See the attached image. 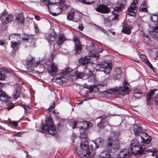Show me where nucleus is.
I'll list each match as a JSON object with an SVG mask.
<instances>
[{
    "mask_svg": "<svg viewBox=\"0 0 158 158\" xmlns=\"http://www.w3.org/2000/svg\"><path fill=\"white\" fill-rule=\"evenodd\" d=\"M146 1H143L142 3L139 7V11L141 12H146L147 11V6L146 5Z\"/></svg>",
    "mask_w": 158,
    "mask_h": 158,
    "instance_id": "29",
    "label": "nucleus"
},
{
    "mask_svg": "<svg viewBox=\"0 0 158 158\" xmlns=\"http://www.w3.org/2000/svg\"><path fill=\"white\" fill-rule=\"evenodd\" d=\"M87 128L88 127H91L92 126V123L90 122L87 121Z\"/></svg>",
    "mask_w": 158,
    "mask_h": 158,
    "instance_id": "56",
    "label": "nucleus"
},
{
    "mask_svg": "<svg viewBox=\"0 0 158 158\" xmlns=\"http://www.w3.org/2000/svg\"><path fill=\"white\" fill-rule=\"evenodd\" d=\"M90 148H88V150H89V149H93V150H94L95 151V152L96 153V150L94 148V146L92 144L91 145H90Z\"/></svg>",
    "mask_w": 158,
    "mask_h": 158,
    "instance_id": "59",
    "label": "nucleus"
},
{
    "mask_svg": "<svg viewBox=\"0 0 158 158\" xmlns=\"http://www.w3.org/2000/svg\"><path fill=\"white\" fill-rule=\"evenodd\" d=\"M34 28L35 29V31L37 32H38L39 31V29L38 28V26L37 25L34 24Z\"/></svg>",
    "mask_w": 158,
    "mask_h": 158,
    "instance_id": "58",
    "label": "nucleus"
},
{
    "mask_svg": "<svg viewBox=\"0 0 158 158\" xmlns=\"http://www.w3.org/2000/svg\"><path fill=\"white\" fill-rule=\"evenodd\" d=\"M49 11L50 12V13L53 16H56L57 15V14H56V13L55 12L52 13V11L51 12L50 10V11Z\"/></svg>",
    "mask_w": 158,
    "mask_h": 158,
    "instance_id": "61",
    "label": "nucleus"
},
{
    "mask_svg": "<svg viewBox=\"0 0 158 158\" xmlns=\"http://www.w3.org/2000/svg\"><path fill=\"white\" fill-rule=\"evenodd\" d=\"M68 2L65 0H60V14H64L66 13V10L68 9Z\"/></svg>",
    "mask_w": 158,
    "mask_h": 158,
    "instance_id": "14",
    "label": "nucleus"
},
{
    "mask_svg": "<svg viewBox=\"0 0 158 158\" xmlns=\"http://www.w3.org/2000/svg\"><path fill=\"white\" fill-rule=\"evenodd\" d=\"M29 35H26L22 39V41H27L29 39Z\"/></svg>",
    "mask_w": 158,
    "mask_h": 158,
    "instance_id": "52",
    "label": "nucleus"
},
{
    "mask_svg": "<svg viewBox=\"0 0 158 158\" xmlns=\"http://www.w3.org/2000/svg\"><path fill=\"white\" fill-rule=\"evenodd\" d=\"M97 29L99 30H100V31H101L102 30V27H101L100 26H98L97 27Z\"/></svg>",
    "mask_w": 158,
    "mask_h": 158,
    "instance_id": "63",
    "label": "nucleus"
},
{
    "mask_svg": "<svg viewBox=\"0 0 158 158\" xmlns=\"http://www.w3.org/2000/svg\"><path fill=\"white\" fill-rule=\"evenodd\" d=\"M55 106V104L54 103V102L52 104H51L50 106V107L48 108V110L49 111H51L52 110V109L53 108H54Z\"/></svg>",
    "mask_w": 158,
    "mask_h": 158,
    "instance_id": "47",
    "label": "nucleus"
},
{
    "mask_svg": "<svg viewBox=\"0 0 158 158\" xmlns=\"http://www.w3.org/2000/svg\"><path fill=\"white\" fill-rule=\"evenodd\" d=\"M21 89L20 86H17L15 87L14 92L13 94V97L15 99L19 97Z\"/></svg>",
    "mask_w": 158,
    "mask_h": 158,
    "instance_id": "26",
    "label": "nucleus"
},
{
    "mask_svg": "<svg viewBox=\"0 0 158 158\" xmlns=\"http://www.w3.org/2000/svg\"><path fill=\"white\" fill-rule=\"evenodd\" d=\"M84 29V27L82 24H80L79 25L78 29L81 31H82Z\"/></svg>",
    "mask_w": 158,
    "mask_h": 158,
    "instance_id": "55",
    "label": "nucleus"
},
{
    "mask_svg": "<svg viewBox=\"0 0 158 158\" xmlns=\"http://www.w3.org/2000/svg\"><path fill=\"white\" fill-rule=\"evenodd\" d=\"M143 56L144 57V59H143L144 62L151 69H153V67L149 60L147 59L146 56L145 55H143Z\"/></svg>",
    "mask_w": 158,
    "mask_h": 158,
    "instance_id": "33",
    "label": "nucleus"
},
{
    "mask_svg": "<svg viewBox=\"0 0 158 158\" xmlns=\"http://www.w3.org/2000/svg\"><path fill=\"white\" fill-rule=\"evenodd\" d=\"M133 92L134 94H139V95H141L142 93L141 90L137 88H134Z\"/></svg>",
    "mask_w": 158,
    "mask_h": 158,
    "instance_id": "42",
    "label": "nucleus"
},
{
    "mask_svg": "<svg viewBox=\"0 0 158 158\" xmlns=\"http://www.w3.org/2000/svg\"><path fill=\"white\" fill-rule=\"evenodd\" d=\"M46 39L50 45L52 44L54 50L58 51L59 49V35L56 34L55 32L52 31V32L46 37Z\"/></svg>",
    "mask_w": 158,
    "mask_h": 158,
    "instance_id": "8",
    "label": "nucleus"
},
{
    "mask_svg": "<svg viewBox=\"0 0 158 158\" xmlns=\"http://www.w3.org/2000/svg\"><path fill=\"white\" fill-rule=\"evenodd\" d=\"M80 123V122L79 119H77L76 121L73 122L72 123L73 125L72 128L73 129H75L76 127L77 124Z\"/></svg>",
    "mask_w": 158,
    "mask_h": 158,
    "instance_id": "43",
    "label": "nucleus"
},
{
    "mask_svg": "<svg viewBox=\"0 0 158 158\" xmlns=\"http://www.w3.org/2000/svg\"><path fill=\"white\" fill-rule=\"evenodd\" d=\"M95 10L98 12L103 14H107L110 12L109 8L105 5H100Z\"/></svg>",
    "mask_w": 158,
    "mask_h": 158,
    "instance_id": "15",
    "label": "nucleus"
},
{
    "mask_svg": "<svg viewBox=\"0 0 158 158\" xmlns=\"http://www.w3.org/2000/svg\"><path fill=\"white\" fill-rule=\"evenodd\" d=\"M10 97L6 94L5 93L3 90L0 89V101L2 102L7 100L8 99L10 98Z\"/></svg>",
    "mask_w": 158,
    "mask_h": 158,
    "instance_id": "25",
    "label": "nucleus"
},
{
    "mask_svg": "<svg viewBox=\"0 0 158 158\" xmlns=\"http://www.w3.org/2000/svg\"><path fill=\"white\" fill-rule=\"evenodd\" d=\"M113 14L114 15V17L112 18V20H115V21H117L118 20V14H115L113 13Z\"/></svg>",
    "mask_w": 158,
    "mask_h": 158,
    "instance_id": "49",
    "label": "nucleus"
},
{
    "mask_svg": "<svg viewBox=\"0 0 158 158\" xmlns=\"http://www.w3.org/2000/svg\"><path fill=\"white\" fill-rule=\"evenodd\" d=\"M149 26L150 28V31L158 33V24H154V26H151L150 24L149 25Z\"/></svg>",
    "mask_w": 158,
    "mask_h": 158,
    "instance_id": "32",
    "label": "nucleus"
},
{
    "mask_svg": "<svg viewBox=\"0 0 158 158\" xmlns=\"http://www.w3.org/2000/svg\"><path fill=\"white\" fill-rule=\"evenodd\" d=\"M143 135L144 137L141 135L143 138L146 139L148 138L150 140L149 143H146V150L147 148H148V147H150L149 143L150 142V140L149 138L150 137L147 133H143ZM146 150L143 153V154L144 153L145 154L146 156L145 158H157L158 157V151L153 149L149 150L147 151H146Z\"/></svg>",
    "mask_w": 158,
    "mask_h": 158,
    "instance_id": "9",
    "label": "nucleus"
},
{
    "mask_svg": "<svg viewBox=\"0 0 158 158\" xmlns=\"http://www.w3.org/2000/svg\"><path fill=\"white\" fill-rule=\"evenodd\" d=\"M43 2L44 4L46 6V8L48 9V11H50V9H51L52 6H55L56 5L55 3H52L48 0H43Z\"/></svg>",
    "mask_w": 158,
    "mask_h": 158,
    "instance_id": "27",
    "label": "nucleus"
},
{
    "mask_svg": "<svg viewBox=\"0 0 158 158\" xmlns=\"http://www.w3.org/2000/svg\"><path fill=\"white\" fill-rule=\"evenodd\" d=\"M114 136H110L108 138L109 142L106 147V149L103 151L100 154L102 158H109L110 157V153L114 154L118 151L119 148V142L117 139V136L114 132L111 133Z\"/></svg>",
    "mask_w": 158,
    "mask_h": 158,
    "instance_id": "3",
    "label": "nucleus"
},
{
    "mask_svg": "<svg viewBox=\"0 0 158 158\" xmlns=\"http://www.w3.org/2000/svg\"><path fill=\"white\" fill-rule=\"evenodd\" d=\"M82 49V45L75 46V52L77 54H80L81 52Z\"/></svg>",
    "mask_w": 158,
    "mask_h": 158,
    "instance_id": "38",
    "label": "nucleus"
},
{
    "mask_svg": "<svg viewBox=\"0 0 158 158\" xmlns=\"http://www.w3.org/2000/svg\"><path fill=\"white\" fill-rule=\"evenodd\" d=\"M9 123L10 124L12 125L15 127H17L18 125V123L17 122L15 121H11L9 122Z\"/></svg>",
    "mask_w": 158,
    "mask_h": 158,
    "instance_id": "48",
    "label": "nucleus"
},
{
    "mask_svg": "<svg viewBox=\"0 0 158 158\" xmlns=\"http://www.w3.org/2000/svg\"><path fill=\"white\" fill-rule=\"evenodd\" d=\"M19 106L24 109L25 113H27V110L30 108L29 106L27 104H24V103H23L22 102L20 103Z\"/></svg>",
    "mask_w": 158,
    "mask_h": 158,
    "instance_id": "34",
    "label": "nucleus"
},
{
    "mask_svg": "<svg viewBox=\"0 0 158 158\" xmlns=\"http://www.w3.org/2000/svg\"><path fill=\"white\" fill-rule=\"evenodd\" d=\"M20 35L17 34H10L9 36V40H10V39H17L19 37Z\"/></svg>",
    "mask_w": 158,
    "mask_h": 158,
    "instance_id": "39",
    "label": "nucleus"
},
{
    "mask_svg": "<svg viewBox=\"0 0 158 158\" xmlns=\"http://www.w3.org/2000/svg\"><path fill=\"white\" fill-rule=\"evenodd\" d=\"M78 1L83 3L84 4L90 5L92 2H88L89 0H78Z\"/></svg>",
    "mask_w": 158,
    "mask_h": 158,
    "instance_id": "44",
    "label": "nucleus"
},
{
    "mask_svg": "<svg viewBox=\"0 0 158 158\" xmlns=\"http://www.w3.org/2000/svg\"><path fill=\"white\" fill-rule=\"evenodd\" d=\"M13 16L11 14H8L6 10H4L2 13L0 19L3 24L6 25L12 21Z\"/></svg>",
    "mask_w": 158,
    "mask_h": 158,
    "instance_id": "11",
    "label": "nucleus"
},
{
    "mask_svg": "<svg viewBox=\"0 0 158 158\" xmlns=\"http://www.w3.org/2000/svg\"><path fill=\"white\" fill-rule=\"evenodd\" d=\"M80 121V123H81V127H79L80 129H81L83 131H82L83 133L84 132L85 133V131L84 130L86 129L87 127V121H84L82 119H79Z\"/></svg>",
    "mask_w": 158,
    "mask_h": 158,
    "instance_id": "28",
    "label": "nucleus"
},
{
    "mask_svg": "<svg viewBox=\"0 0 158 158\" xmlns=\"http://www.w3.org/2000/svg\"><path fill=\"white\" fill-rule=\"evenodd\" d=\"M141 137L142 139L141 143H136L134 140H132L130 144V149H122L119 152L118 156L120 158H128L132 155H136L143 153L146 150V143L150 142L147 139Z\"/></svg>",
    "mask_w": 158,
    "mask_h": 158,
    "instance_id": "1",
    "label": "nucleus"
},
{
    "mask_svg": "<svg viewBox=\"0 0 158 158\" xmlns=\"http://www.w3.org/2000/svg\"><path fill=\"white\" fill-rule=\"evenodd\" d=\"M3 69L5 70V71H6V72L7 73H9L11 74H12L13 73V71L11 69H7L5 67H4Z\"/></svg>",
    "mask_w": 158,
    "mask_h": 158,
    "instance_id": "46",
    "label": "nucleus"
},
{
    "mask_svg": "<svg viewBox=\"0 0 158 158\" xmlns=\"http://www.w3.org/2000/svg\"><path fill=\"white\" fill-rule=\"evenodd\" d=\"M122 71L119 68H115L114 69L112 77L114 79H120L121 77Z\"/></svg>",
    "mask_w": 158,
    "mask_h": 158,
    "instance_id": "18",
    "label": "nucleus"
},
{
    "mask_svg": "<svg viewBox=\"0 0 158 158\" xmlns=\"http://www.w3.org/2000/svg\"><path fill=\"white\" fill-rule=\"evenodd\" d=\"M118 6L114 8V11H116L118 13L124 8L126 4V2L125 0H118Z\"/></svg>",
    "mask_w": 158,
    "mask_h": 158,
    "instance_id": "16",
    "label": "nucleus"
},
{
    "mask_svg": "<svg viewBox=\"0 0 158 158\" xmlns=\"http://www.w3.org/2000/svg\"><path fill=\"white\" fill-rule=\"evenodd\" d=\"M157 89H153L152 90H150L149 93L148 94H147L146 96L147 98V103L148 105H150L151 104V102L152 100L153 99L152 96L154 94V92L155 91H156Z\"/></svg>",
    "mask_w": 158,
    "mask_h": 158,
    "instance_id": "21",
    "label": "nucleus"
},
{
    "mask_svg": "<svg viewBox=\"0 0 158 158\" xmlns=\"http://www.w3.org/2000/svg\"><path fill=\"white\" fill-rule=\"evenodd\" d=\"M103 51V49L102 48H99L98 50V52L102 53Z\"/></svg>",
    "mask_w": 158,
    "mask_h": 158,
    "instance_id": "62",
    "label": "nucleus"
},
{
    "mask_svg": "<svg viewBox=\"0 0 158 158\" xmlns=\"http://www.w3.org/2000/svg\"><path fill=\"white\" fill-rule=\"evenodd\" d=\"M25 61L26 64L24 65L29 72H31L33 69L37 67L36 63H35V60L34 58H32L29 60L26 59Z\"/></svg>",
    "mask_w": 158,
    "mask_h": 158,
    "instance_id": "12",
    "label": "nucleus"
},
{
    "mask_svg": "<svg viewBox=\"0 0 158 158\" xmlns=\"http://www.w3.org/2000/svg\"><path fill=\"white\" fill-rule=\"evenodd\" d=\"M122 32L125 34L129 35L131 33V29L128 27L124 26L123 27Z\"/></svg>",
    "mask_w": 158,
    "mask_h": 158,
    "instance_id": "30",
    "label": "nucleus"
},
{
    "mask_svg": "<svg viewBox=\"0 0 158 158\" xmlns=\"http://www.w3.org/2000/svg\"><path fill=\"white\" fill-rule=\"evenodd\" d=\"M91 52L93 53L91 55V56L93 57H95L96 58H98L99 57V54L98 53H95V51L94 50H92L91 51Z\"/></svg>",
    "mask_w": 158,
    "mask_h": 158,
    "instance_id": "51",
    "label": "nucleus"
},
{
    "mask_svg": "<svg viewBox=\"0 0 158 158\" xmlns=\"http://www.w3.org/2000/svg\"><path fill=\"white\" fill-rule=\"evenodd\" d=\"M51 58L50 59V62L48 61L47 62L39 61L36 63L37 66L40 64L39 69L42 72L47 70L49 74L54 77L56 75L58 71L57 67L55 64L52 63L53 58V55L51 54Z\"/></svg>",
    "mask_w": 158,
    "mask_h": 158,
    "instance_id": "5",
    "label": "nucleus"
},
{
    "mask_svg": "<svg viewBox=\"0 0 158 158\" xmlns=\"http://www.w3.org/2000/svg\"><path fill=\"white\" fill-rule=\"evenodd\" d=\"M91 58L90 56H85L83 57H82L79 60V63L84 65L88 63L89 60Z\"/></svg>",
    "mask_w": 158,
    "mask_h": 158,
    "instance_id": "22",
    "label": "nucleus"
},
{
    "mask_svg": "<svg viewBox=\"0 0 158 158\" xmlns=\"http://www.w3.org/2000/svg\"><path fill=\"white\" fill-rule=\"evenodd\" d=\"M4 102H5L6 105L7 106L6 108L8 110H9L12 109L15 106V104L12 103V101L10 100V98L8 99L7 100H6V101Z\"/></svg>",
    "mask_w": 158,
    "mask_h": 158,
    "instance_id": "23",
    "label": "nucleus"
},
{
    "mask_svg": "<svg viewBox=\"0 0 158 158\" xmlns=\"http://www.w3.org/2000/svg\"><path fill=\"white\" fill-rule=\"evenodd\" d=\"M134 131L136 135H140L143 132V130L140 126V124L139 123L135 124L133 126Z\"/></svg>",
    "mask_w": 158,
    "mask_h": 158,
    "instance_id": "19",
    "label": "nucleus"
},
{
    "mask_svg": "<svg viewBox=\"0 0 158 158\" xmlns=\"http://www.w3.org/2000/svg\"><path fill=\"white\" fill-rule=\"evenodd\" d=\"M104 143V140L101 138H97L94 142H93L94 144L95 145L97 148H98L99 147H102Z\"/></svg>",
    "mask_w": 158,
    "mask_h": 158,
    "instance_id": "20",
    "label": "nucleus"
},
{
    "mask_svg": "<svg viewBox=\"0 0 158 158\" xmlns=\"http://www.w3.org/2000/svg\"><path fill=\"white\" fill-rule=\"evenodd\" d=\"M98 85L100 87H105L107 85V80H105L103 81L98 83Z\"/></svg>",
    "mask_w": 158,
    "mask_h": 158,
    "instance_id": "41",
    "label": "nucleus"
},
{
    "mask_svg": "<svg viewBox=\"0 0 158 158\" xmlns=\"http://www.w3.org/2000/svg\"><path fill=\"white\" fill-rule=\"evenodd\" d=\"M23 133V131H19L14 134V135L16 136H21V134H22Z\"/></svg>",
    "mask_w": 158,
    "mask_h": 158,
    "instance_id": "54",
    "label": "nucleus"
},
{
    "mask_svg": "<svg viewBox=\"0 0 158 158\" xmlns=\"http://www.w3.org/2000/svg\"><path fill=\"white\" fill-rule=\"evenodd\" d=\"M97 29L99 30H100V31H101L102 30V27H101L100 26H98L97 27Z\"/></svg>",
    "mask_w": 158,
    "mask_h": 158,
    "instance_id": "64",
    "label": "nucleus"
},
{
    "mask_svg": "<svg viewBox=\"0 0 158 158\" xmlns=\"http://www.w3.org/2000/svg\"><path fill=\"white\" fill-rule=\"evenodd\" d=\"M66 120L65 119L60 118V127L63 126L65 124Z\"/></svg>",
    "mask_w": 158,
    "mask_h": 158,
    "instance_id": "45",
    "label": "nucleus"
},
{
    "mask_svg": "<svg viewBox=\"0 0 158 158\" xmlns=\"http://www.w3.org/2000/svg\"><path fill=\"white\" fill-rule=\"evenodd\" d=\"M35 19L37 21H39L40 19V17L38 15L35 16Z\"/></svg>",
    "mask_w": 158,
    "mask_h": 158,
    "instance_id": "60",
    "label": "nucleus"
},
{
    "mask_svg": "<svg viewBox=\"0 0 158 158\" xmlns=\"http://www.w3.org/2000/svg\"><path fill=\"white\" fill-rule=\"evenodd\" d=\"M129 84L125 81H124L123 85L118 87H114L107 91V93L110 94H114L115 93L118 92L119 94L123 95L129 93L130 89L128 87Z\"/></svg>",
    "mask_w": 158,
    "mask_h": 158,
    "instance_id": "7",
    "label": "nucleus"
},
{
    "mask_svg": "<svg viewBox=\"0 0 158 158\" xmlns=\"http://www.w3.org/2000/svg\"><path fill=\"white\" fill-rule=\"evenodd\" d=\"M73 70L69 67L65 68L64 69L60 71V84H62L63 83L67 82V80L69 78V77L72 76H76L77 78H82L84 76V73L82 72H80L76 71L74 72V73L72 75L71 73Z\"/></svg>",
    "mask_w": 158,
    "mask_h": 158,
    "instance_id": "6",
    "label": "nucleus"
},
{
    "mask_svg": "<svg viewBox=\"0 0 158 158\" xmlns=\"http://www.w3.org/2000/svg\"><path fill=\"white\" fill-rule=\"evenodd\" d=\"M112 67L111 64L105 61L98 63L96 66L97 70L99 71L103 72L105 74L107 75L110 74Z\"/></svg>",
    "mask_w": 158,
    "mask_h": 158,
    "instance_id": "10",
    "label": "nucleus"
},
{
    "mask_svg": "<svg viewBox=\"0 0 158 158\" xmlns=\"http://www.w3.org/2000/svg\"><path fill=\"white\" fill-rule=\"evenodd\" d=\"M154 100L156 103L157 104H158V92L157 94L156 95L155 98L154 99Z\"/></svg>",
    "mask_w": 158,
    "mask_h": 158,
    "instance_id": "57",
    "label": "nucleus"
},
{
    "mask_svg": "<svg viewBox=\"0 0 158 158\" xmlns=\"http://www.w3.org/2000/svg\"><path fill=\"white\" fill-rule=\"evenodd\" d=\"M6 44V41L4 39L0 40V46L1 45L4 46L5 45V44Z\"/></svg>",
    "mask_w": 158,
    "mask_h": 158,
    "instance_id": "50",
    "label": "nucleus"
},
{
    "mask_svg": "<svg viewBox=\"0 0 158 158\" xmlns=\"http://www.w3.org/2000/svg\"><path fill=\"white\" fill-rule=\"evenodd\" d=\"M127 14L130 16H134L135 15V13L137 10V7L136 3L134 1L128 8Z\"/></svg>",
    "mask_w": 158,
    "mask_h": 158,
    "instance_id": "13",
    "label": "nucleus"
},
{
    "mask_svg": "<svg viewBox=\"0 0 158 158\" xmlns=\"http://www.w3.org/2000/svg\"><path fill=\"white\" fill-rule=\"evenodd\" d=\"M67 40V38L64 34H60V45Z\"/></svg>",
    "mask_w": 158,
    "mask_h": 158,
    "instance_id": "37",
    "label": "nucleus"
},
{
    "mask_svg": "<svg viewBox=\"0 0 158 158\" xmlns=\"http://www.w3.org/2000/svg\"><path fill=\"white\" fill-rule=\"evenodd\" d=\"M101 118L100 121L97 124V126L99 128L104 127L109 125V123L105 116H102Z\"/></svg>",
    "mask_w": 158,
    "mask_h": 158,
    "instance_id": "17",
    "label": "nucleus"
},
{
    "mask_svg": "<svg viewBox=\"0 0 158 158\" xmlns=\"http://www.w3.org/2000/svg\"><path fill=\"white\" fill-rule=\"evenodd\" d=\"M5 71L0 70V80H4L5 77Z\"/></svg>",
    "mask_w": 158,
    "mask_h": 158,
    "instance_id": "40",
    "label": "nucleus"
},
{
    "mask_svg": "<svg viewBox=\"0 0 158 158\" xmlns=\"http://www.w3.org/2000/svg\"><path fill=\"white\" fill-rule=\"evenodd\" d=\"M80 137L81 138V142L80 146V151L77 148L75 149L76 152L81 158H91L95 154L94 150L88 149V139L86 133L81 132Z\"/></svg>",
    "mask_w": 158,
    "mask_h": 158,
    "instance_id": "2",
    "label": "nucleus"
},
{
    "mask_svg": "<svg viewBox=\"0 0 158 158\" xmlns=\"http://www.w3.org/2000/svg\"><path fill=\"white\" fill-rule=\"evenodd\" d=\"M11 47L14 49L15 51L17 50L19 48L17 45V43L15 40H12L11 41Z\"/></svg>",
    "mask_w": 158,
    "mask_h": 158,
    "instance_id": "35",
    "label": "nucleus"
},
{
    "mask_svg": "<svg viewBox=\"0 0 158 158\" xmlns=\"http://www.w3.org/2000/svg\"><path fill=\"white\" fill-rule=\"evenodd\" d=\"M46 124L45 125L43 121L41 124L40 127L36 129V130L45 133H48L51 135H55L57 134V131L55 126L54 125L50 115L46 117L45 120Z\"/></svg>",
    "mask_w": 158,
    "mask_h": 158,
    "instance_id": "4",
    "label": "nucleus"
},
{
    "mask_svg": "<svg viewBox=\"0 0 158 158\" xmlns=\"http://www.w3.org/2000/svg\"><path fill=\"white\" fill-rule=\"evenodd\" d=\"M73 41L75 43V46L82 45L78 38L77 36L73 37Z\"/></svg>",
    "mask_w": 158,
    "mask_h": 158,
    "instance_id": "36",
    "label": "nucleus"
},
{
    "mask_svg": "<svg viewBox=\"0 0 158 158\" xmlns=\"http://www.w3.org/2000/svg\"><path fill=\"white\" fill-rule=\"evenodd\" d=\"M74 11L73 9H71L69 12L67 13V19L70 20H72L74 17Z\"/></svg>",
    "mask_w": 158,
    "mask_h": 158,
    "instance_id": "31",
    "label": "nucleus"
},
{
    "mask_svg": "<svg viewBox=\"0 0 158 158\" xmlns=\"http://www.w3.org/2000/svg\"><path fill=\"white\" fill-rule=\"evenodd\" d=\"M91 67V66H90L89 65H87L84 68V69L85 71L86 70H87L89 72H92V71L90 70L89 69V67Z\"/></svg>",
    "mask_w": 158,
    "mask_h": 158,
    "instance_id": "53",
    "label": "nucleus"
},
{
    "mask_svg": "<svg viewBox=\"0 0 158 158\" xmlns=\"http://www.w3.org/2000/svg\"><path fill=\"white\" fill-rule=\"evenodd\" d=\"M24 20V17L22 13L17 15L15 17L16 22L18 24H22L23 23Z\"/></svg>",
    "mask_w": 158,
    "mask_h": 158,
    "instance_id": "24",
    "label": "nucleus"
}]
</instances>
